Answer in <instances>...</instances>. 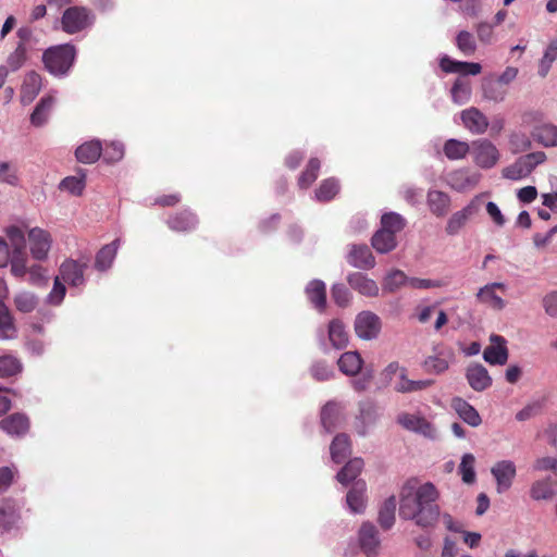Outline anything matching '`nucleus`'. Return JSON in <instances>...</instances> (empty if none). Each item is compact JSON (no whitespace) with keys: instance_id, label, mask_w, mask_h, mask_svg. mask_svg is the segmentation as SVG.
I'll return each mask as SVG.
<instances>
[{"instance_id":"nucleus-26","label":"nucleus","mask_w":557,"mask_h":557,"mask_svg":"<svg viewBox=\"0 0 557 557\" xmlns=\"http://www.w3.org/2000/svg\"><path fill=\"white\" fill-rule=\"evenodd\" d=\"M366 491L367 485L364 481H356L346 496V504L350 512L362 513L366 509Z\"/></svg>"},{"instance_id":"nucleus-14","label":"nucleus","mask_w":557,"mask_h":557,"mask_svg":"<svg viewBox=\"0 0 557 557\" xmlns=\"http://www.w3.org/2000/svg\"><path fill=\"white\" fill-rule=\"evenodd\" d=\"M359 547L368 557H374L379 553L380 537L374 524L363 522L358 531Z\"/></svg>"},{"instance_id":"nucleus-52","label":"nucleus","mask_w":557,"mask_h":557,"mask_svg":"<svg viewBox=\"0 0 557 557\" xmlns=\"http://www.w3.org/2000/svg\"><path fill=\"white\" fill-rule=\"evenodd\" d=\"M14 305L18 311L28 313L35 310L38 305V299L36 295L30 292H20L14 296Z\"/></svg>"},{"instance_id":"nucleus-34","label":"nucleus","mask_w":557,"mask_h":557,"mask_svg":"<svg viewBox=\"0 0 557 557\" xmlns=\"http://www.w3.org/2000/svg\"><path fill=\"white\" fill-rule=\"evenodd\" d=\"M453 357L451 350H441L437 355L428 357L424 367L430 372L441 374L449 368Z\"/></svg>"},{"instance_id":"nucleus-51","label":"nucleus","mask_w":557,"mask_h":557,"mask_svg":"<svg viewBox=\"0 0 557 557\" xmlns=\"http://www.w3.org/2000/svg\"><path fill=\"white\" fill-rule=\"evenodd\" d=\"M339 190L338 182L335 178L324 180L314 193L318 201H329L335 197Z\"/></svg>"},{"instance_id":"nucleus-45","label":"nucleus","mask_w":557,"mask_h":557,"mask_svg":"<svg viewBox=\"0 0 557 557\" xmlns=\"http://www.w3.org/2000/svg\"><path fill=\"white\" fill-rule=\"evenodd\" d=\"M197 222V218L191 212L183 211L171 216L168 224L173 231L185 232L195 228Z\"/></svg>"},{"instance_id":"nucleus-4","label":"nucleus","mask_w":557,"mask_h":557,"mask_svg":"<svg viewBox=\"0 0 557 557\" xmlns=\"http://www.w3.org/2000/svg\"><path fill=\"white\" fill-rule=\"evenodd\" d=\"M483 206V196H474L462 209L454 212L447 220L445 232L449 236H456L465 228L467 223L475 216Z\"/></svg>"},{"instance_id":"nucleus-17","label":"nucleus","mask_w":557,"mask_h":557,"mask_svg":"<svg viewBox=\"0 0 557 557\" xmlns=\"http://www.w3.org/2000/svg\"><path fill=\"white\" fill-rule=\"evenodd\" d=\"M466 379L475 392H483L492 386L493 380L488 371L481 363H471L466 369Z\"/></svg>"},{"instance_id":"nucleus-38","label":"nucleus","mask_w":557,"mask_h":557,"mask_svg":"<svg viewBox=\"0 0 557 557\" xmlns=\"http://www.w3.org/2000/svg\"><path fill=\"white\" fill-rule=\"evenodd\" d=\"M409 276L401 270L394 269L385 274L382 281L383 290L394 293L404 286H408Z\"/></svg>"},{"instance_id":"nucleus-8","label":"nucleus","mask_w":557,"mask_h":557,"mask_svg":"<svg viewBox=\"0 0 557 557\" xmlns=\"http://www.w3.org/2000/svg\"><path fill=\"white\" fill-rule=\"evenodd\" d=\"M471 153L474 162L482 169L493 168L499 159L498 149L487 139L474 140L471 146Z\"/></svg>"},{"instance_id":"nucleus-24","label":"nucleus","mask_w":557,"mask_h":557,"mask_svg":"<svg viewBox=\"0 0 557 557\" xmlns=\"http://www.w3.org/2000/svg\"><path fill=\"white\" fill-rule=\"evenodd\" d=\"M122 240L121 238H115L110 244L104 245L95 257L94 268L98 272H106L111 269L114 259L116 257L117 250L121 247Z\"/></svg>"},{"instance_id":"nucleus-31","label":"nucleus","mask_w":557,"mask_h":557,"mask_svg":"<svg viewBox=\"0 0 557 557\" xmlns=\"http://www.w3.org/2000/svg\"><path fill=\"white\" fill-rule=\"evenodd\" d=\"M16 336L17 330L10 309L0 300V339H13Z\"/></svg>"},{"instance_id":"nucleus-29","label":"nucleus","mask_w":557,"mask_h":557,"mask_svg":"<svg viewBox=\"0 0 557 557\" xmlns=\"http://www.w3.org/2000/svg\"><path fill=\"white\" fill-rule=\"evenodd\" d=\"M531 135L540 145L549 148L557 147V126L554 124H543L534 127Z\"/></svg>"},{"instance_id":"nucleus-19","label":"nucleus","mask_w":557,"mask_h":557,"mask_svg":"<svg viewBox=\"0 0 557 557\" xmlns=\"http://www.w3.org/2000/svg\"><path fill=\"white\" fill-rule=\"evenodd\" d=\"M346 280L354 290L364 297H377L380 294L377 283L362 272H351Z\"/></svg>"},{"instance_id":"nucleus-40","label":"nucleus","mask_w":557,"mask_h":557,"mask_svg":"<svg viewBox=\"0 0 557 557\" xmlns=\"http://www.w3.org/2000/svg\"><path fill=\"white\" fill-rule=\"evenodd\" d=\"M330 451L334 462H343L351 451L348 436L346 434L336 435L332 441Z\"/></svg>"},{"instance_id":"nucleus-44","label":"nucleus","mask_w":557,"mask_h":557,"mask_svg":"<svg viewBox=\"0 0 557 557\" xmlns=\"http://www.w3.org/2000/svg\"><path fill=\"white\" fill-rule=\"evenodd\" d=\"M396 505V497L392 495L384 500L379 510V523L385 530H389L395 523Z\"/></svg>"},{"instance_id":"nucleus-46","label":"nucleus","mask_w":557,"mask_h":557,"mask_svg":"<svg viewBox=\"0 0 557 557\" xmlns=\"http://www.w3.org/2000/svg\"><path fill=\"white\" fill-rule=\"evenodd\" d=\"M341 406L335 401H329L321 410V423L326 432H332L336 426Z\"/></svg>"},{"instance_id":"nucleus-47","label":"nucleus","mask_w":557,"mask_h":557,"mask_svg":"<svg viewBox=\"0 0 557 557\" xmlns=\"http://www.w3.org/2000/svg\"><path fill=\"white\" fill-rule=\"evenodd\" d=\"M376 414L372 406H364L360 409V414L357 417L355 429L357 433L364 436L369 429L375 423Z\"/></svg>"},{"instance_id":"nucleus-30","label":"nucleus","mask_w":557,"mask_h":557,"mask_svg":"<svg viewBox=\"0 0 557 557\" xmlns=\"http://www.w3.org/2000/svg\"><path fill=\"white\" fill-rule=\"evenodd\" d=\"M363 360L358 351L344 352L338 361V369L346 375L352 376L360 372Z\"/></svg>"},{"instance_id":"nucleus-22","label":"nucleus","mask_w":557,"mask_h":557,"mask_svg":"<svg viewBox=\"0 0 557 557\" xmlns=\"http://www.w3.org/2000/svg\"><path fill=\"white\" fill-rule=\"evenodd\" d=\"M0 429L10 436H24L29 430V419L24 413H13L0 420Z\"/></svg>"},{"instance_id":"nucleus-20","label":"nucleus","mask_w":557,"mask_h":557,"mask_svg":"<svg viewBox=\"0 0 557 557\" xmlns=\"http://www.w3.org/2000/svg\"><path fill=\"white\" fill-rule=\"evenodd\" d=\"M506 284L502 282L488 283L478 290L476 299L494 310H503L506 307V302L495 290H506Z\"/></svg>"},{"instance_id":"nucleus-43","label":"nucleus","mask_w":557,"mask_h":557,"mask_svg":"<svg viewBox=\"0 0 557 557\" xmlns=\"http://www.w3.org/2000/svg\"><path fill=\"white\" fill-rule=\"evenodd\" d=\"M433 384L432 380H409L406 376V369H401V373L399 375V382L396 383L395 389L399 393H412L426 389Z\"/></svg>"},{"instance_id":"nucleus-12","label":"nucleus","mask_w":557,"mask_h":557,"mask_svg":"<svg viewBox=\"0 0 557 557\" xmlns=\"http://www.w3.org/2000/svg\"><path fill=\"white\" fill-rule=\"evenodd\" d=\"M28 242L34 259L41 261L48 257L51 248V236L47 231L40 227L30 228L28 232Z\"/></svg>"},{"instance_id":"nucleus-15","label":"nucleus","mask_w":557,"mask_h":557,"mask_svg":"<svg viewBox=\"0 0 557 557\" xmlns=\"http://www.w3.org/2000/svg\"><path fill=\"white\" fill-rule=\"evenodd\" d=\"M491 345L483 351V359L492 366H504L508 360L507 341L496 334L490 336Z\"/></svg>"},{"instance_id":"nucleus-23","label":"nucleus","mask_w":557,"mask_h":557,"mask_svg":"<svg viewBox=\"0 0 557 557\" xmlns=\"http://www.w3.org/2000/svg\"><path fill=\"white\" fill-rule=\"evenodd\" d=\"M450 407L458 417L472 428H476L482 423V418L478 410L461 397H454Z\"/></svg>"},{"instance_id":"nucleus-48","label":"nucleus","mask_w":557,"mask_h":557,"mask_svg":"<svg viewBox=\"0 0 557 557\" xmlns=\"http://www.w3.org/2000/svg\"><path fill=\"white\" fill-rule=\"evenodd\" d=\"M554 494V484L549 478L534 482L530 490V495L534 500L549 499Z\"/></svg>"},{"instance_id":"nucleus-2","label":"nucleus","mask_w":557,"mask_h":557,"mask_svg":"<svg viewBox=\"0 0 557 557\" xmlns=\"http://www.w3.org/2000/svg\"><path fill=\"white\" fill-rule=\"evenodd\" d=\"M75 55V47L66 44L47 49L42 60L48 72L55 76H62L72 67Z\"/></svg>"},{"instance_id":"nucleus-27","label":"nucleus","mask_w":557,"mask_h":557,"mask_svg":"<svg viewBox=\"0 0 557 557\" xmlns=\"http://www.w3.org/2000/svg\"><path fill=\"white\" fill-rule=\"evenodd\" d=\"M102 144L98 139H91L79 145L75 150V157L78 162L92 164L102 156Z\"/></svg>"},{"instance_id":"nucleus-36","label":"nucleus","mask_w":557,"mask_h":557,"mask_svg":"<svg viewBox=\"0 0 557 557\" xmlns=\"http://www.w3.org/2000/svg\"><path fill=\"white\" fill-rule=\"evenodd\" d=\"M86 187V174L79 170L76 175L66 176L60 184V190L66 191L73 196H81Z\"/></svg>"},{"instance_id":"nucleus-64","label":"nucleus","mask_w":557,"mask_h":557,"mask_svg":"<svg viewBox=\"0 0 557 557\" xmlns=\"http://www.w3.org/2000/svg\"><path fill=\"white\" fill-rule=\"evenodd\" d=\"M332 298L339 307H346L351 300V293L344 284H334L332 286Z\"/></svg>"},{"instance_id":"nucleus-25","label":"nucleus","mask_w":557,"mask_h":557,"mask_svg":"<svg viewBox=\"0 0 557 557\" xmlns=\"http://www.w3.org/2000/svg\"><path fill=\"white\" fill-rule=\"evenodd\" d=\"M440 66L446 73H461L465 75H478L482 71L480 63L456 61L448 55L440 59Z\"/></svg>"},{"instance_id":"nucleus-33","label":"nucleus","mask_w":557,"mask_h":557,"mask_svg":"<svg viewBox=\"0 0 557 557\" xmlns=\"http://www.w3.org/2000/svg\"><path fill=\"white\" fill-rule=\"evenodd\" d=\"M22 177L18 165L12 161H0V184L18 187Z\"/></svg>"},{"instance_id":"nucleus-63","label":"nucleus","mask_w":557,"mask_h":557,"mask_svg":"<svg viewBox=\"0 0 557 557\" xmlns=\"http://www.w3.org/2000/svg\"><path fill=\"white\" fill-rule=\"evenodd\" d=\"M310 373L317 381H327L334 375L333 368L324 361H317L310 368Z\"/></svg>"},{"instance_id":"nucleus-49","label":"nucleus","mask_w":557,"mask_h":557,"mask_svg":"<svg viewBox=\"0 0 557 557\" xmlns=\"http://www.w3.org/2000/svg\"><path fill=\"white\" fill-rule=\"evenodd\" d=\"M474 465L475 457L472 454L467 453L461 457V462L459 465L458 470L463 483L473 484L475 482L476 474Z\"/></svg>"},{"instance_id":"nucleus-50","label":"nucleus","mask_w":557,"mask_h":557,"mask_svg":"<svg viewBox=\"0 0 557 557\" xmlns=\"http://www.w3.org/2000/svg\"><path fill=\"white\" fill-rule=\"evenodd\" d=\"M5 234L9 238L12 252L26 251L25 233L21 227L11 225L5 228Z\"/></svg>"},{"instance_id":"nucleus-21","label":"nucleus","mask_w":557,"mask_h":557,"mask_svg":"<svg viewBox=\"0 0 557 557\" xmlns=\"http://www.w3.org/2000/svg\"><path fill=\"white\" fill-rule=\"evenodd\" d=\"M42 88V78L40 74L35 71H29L24 75L21 86V103L24 106L30 104Z\"/></svg>"},{"instance_id":"nucleus-13","label":"nucleus","mask_w":557,"mask_h":557,"mask_svg":"<svg viewBox=\"0 0 557 557\" xmlns=\"http://www.w3.org/2000/svg\"><path fill=\"white\" fill-rule=\"evenodd\" d=\"M346 260L351 267L360 270H371L375 267V258L364 244H351Z\"/></svg>"},{"instance_id":"nucleus-28","label":"nucleus","mask_w":557,"mask_h":557,"mask_svg":"<svg viewBox=\"0 0 557 557\" xmlns=\"http://www.w3.org/2000/svg\"><path fill=\"white\" fill-rule=\"evenodd\" d=\"M450 197L448 194L431 189L426 195V205L432 214L442 218L447 214L450 207Z\"/></svg>"},{"instance_id":"nucleus-16","label":"nucleus","mask_w":557,"mask_h":557,"mask_svg":"<svg viewBox=\"0 0 557 557\" xmlns=\"http://www.w3.org/2000/svg\"><path fill=\"white\" fill-rule=\"evenodd\" d=\"M463 126L474 135H482L488 128L487 116L475 107L468 108L460 113Z\"/></svg>"},{"instance_id":"nucleus-6","label":"nucleus","mask_w":557,"mask_h":557,"mask_svg":"<svg viewBox=\"0 0 557 557\" xmlns=\"http://www.w3.org/2000/svg\"><path fill=\"white\" fill-rule=\"evenodd\" d=\"M318 338L320 347L324 352L329 351V344L332 348L341 350L346 348L349 343V335L346 326L338 319L330 321L327 325V342L322 333L318 335Z\"/></svg>"},{"instance_id":"nucleus-59","label":"nucleus","mask_w":557,"mask_h":557,"mask_svg":"<svg viewBox=\"0 0 557 557\" xmlns=\"http://www.w3.org/2000/svg\"><path fill=\"white\" fill-rule=\"evenodd\" d=\"M381 224L382 230L396 234L405 227V219L396 212H389L382 215Z\"/></svg>"},{"instance_id":"nucleus-7","label":"nucleus","mask_w":557,"mask_h":557,"mask_svg":"<svg viewBox=\"0 0 557 557\" xmlns=\"http://www.w3.org/2000/svg\"><path fill=\"white\" fill-rule=\"evenodd\" d=\"M356 335L364 341L375 339L382 327L381 319L372 311H361L354 323Z\"/></svg>"},{"instance_id":"nucleus-32","label":"nucleus","mask_w":557,"mask_h":557,"mask_svg":"<svg viewBox=\"0 0 557 557\" xmlns=\"http://www.w3.org/2000/svg\"><path fill=\"white\" fill-rule=\"evenodd\" d=\"M306 294L310 302L319 310L326 306V289L324 282L320 280L311 281L306 287Z\"/></svg>"},{"instance_id":"nucleus-62","label":"nucleus","mask_w":557,"mask_h":557,"mask_svg":"<svg viewBox=\"0 0 557 557\" xmlns=\"http://www.w3.org/2000/svg\"><path fill=\"white\" fill-rule=\"evenodd\" d=\"M66 294L65 285L62 283L60 276H55L53 287L47 296V302L52 306H59Z\"/></svg>"},{"instance_id":"nucleus-58","label":"nucleus","mask_w":557,"mask_h":557,"mask_svg":"<svg viewBox=\"0 0 557 557\" xmlns=\"http://www.w3.org/2000/svg\"><path fill=\"white\" fill-rule=\"evenodd\" d=\"M321 163L317 158L310 159L307 169L301 173L298 185L300 188H308L318 177Z\"/></svg>"},{"instance_id":"nucleus-9","label":"nucleus","mask_w":557,"mask_h":557,"mask_svg":"<svg viewBox=\"0 0 557 557\" xmlns=\"http://www.w3.org/2000/svg\"><path fill=\"white\" fill-rule=\"evenodd\" d=\"M491 473L496 481L497 493L503 494L511 487L517 468L512 460L504 459L494 463Z\"/></svg>"},{"instance_id":"nucleus-56","label":"nucleus","mask_w":557,"mask_h":557,"mask_svg":"<svg viewBox=\"0 0 557 557\" xmlns=\"http://www.w3.org/2000/svg\"><path fill=\"white\" fill-rule=\"evenodd\" d=\"M9 264L13 276L17 278L24 277L28 270L26 251L12 252Z\"/></svg>"},{"instance_id":"nucleus-18","label":"nucleus","mask_w":557,"mask_h":557,"mask_svg":"<svg viewBox=\"0 0 557 557\" xmlns=\"http://www.w3.org/2000/svg\"><path fill=\"white\" fill-rule=\"evenodd\" d=\"M480 174L470 172L467 169H459L447 175V184L455 190L463 193L474 188L479 181Z\"/></svg>"},{"instance_id":"nucleus-41","label":"nucleus","mask_w":557,"mask_h":557,"mask_svg":"<svg viewBox=\"0 0 557 557\" xmlns=\"http://www.w3.org/2000/svg\"><path fill=\"white\" fill-rule=\"evenodd\" d=\"M363 466L364 463L361 458L350 459L337 473V481L343 485H347L348 483L355 481L356 478L360 474Z\"/></svg>"},{"instance_id":"nucleus-10","label":"nucleus","mask_w":557,"mask_h":557,"mask_svg":"<svg viewBox=\"0 0 557 557\" xmlns=\"http://www.w3.org/2000/svg\"><path fill=\"white\" fill-rule=\"evenodd\" d=\"M397 422L404 429L421 434L428 438H435L437 435L434 425L419 414L403 412L398 414Z\"/></svg>"},{"instance_id":"nucleus-42","label":"nucleus","mask_w":557,"mask_h":557,"mask_svg":"<svg viewBox=\"0 0 557 557\" xmlns=\"http://www.w3.org/2000/svg\"><path fill=\"white\" fill-rule=\"evenodd\" d=\"M53 104L51 96L42 97L30 114V123L36 127L45 125L49 117V112Z\"/></svg>"},{"instance_id":"nucleus-5","label":"nucleus","mask_w":557,"mask_h":557,"mask_svg":"<svg viewBox=\"0 0 557 557\" xmlns=\"http://www.w3.org/2000/svg\"><path fill=\"white\" fill-rule=\"evenodd\" d=\"M94 15L84 7H71L63 12L62 29L67 34H76L94 24Z\"/></svg>"},{"instance_id":"nucleus-39","label":"nucleus","mask_w":557,"mask_h":557,"mask_svg":"<svg viewBox=\"0 0 557 557\" xmlns=\"http://www.w3.org/2000/svg\"><path fill=\"white\" fill-rule=\"evenodd\" d=\"M471 151L467 141L450 138L445 141L443 152L449 160H461Z\"/></svg>"},{"instance_id":"nucleus-35","label":"nucleus","mask_w":557,"mask_h":557,"mask_svg":"<svg viewBox=\"0 0 557 557\" xmlns=\"http://www.w3.org/2000/svg\"><path fill=\"white\" fill-rule=\"evenodd\" d=\"M507 96V88L496 79H484L482 82V97L495 103L503 102Z\"/></svg>"},{"instance_id":"nucleus-1","label":"nucleus","mask_w":557,"mask_h":557,"mask_svg":"<svg viewBox=\"0 0 557 557\" xmlns=\"http://www.w3.org/2000/svg\"><path fill=\"white\" fill-rule=\"evenodd\" d=\"M438 498L440 492L432 482L410 478L399 493V517L423 529L434 528L441 518Z\"/></svg>"},{"instance_id":"nucleus-55","label":"nucleus","mask_w":557,"mask_h":557,"mask_svg":"<svg viewBox=\"0 0 557 557\" xmlns=\"http://www.w3.org/2000/svg\"><path fill=\"white\" fill-rule=\"evenodd\" d=\"M23 366L21 361L13 356L0 357V376L10 377L22 372Z\"/></svg>"},{"instance_id":"nucleus-37","label":"nucleus","mask_w":557,"mask_h":557,"mask_svg":"<svg viewBox=\"0 0 557 557\" xmlns=\"http://www.w3.org/2000/svg\"><path fill=\"white\" fill-rule=\"evenodd\" d=\"M371 244L379 253H387L397 246L395 234L382 228L372 236Z\"/></svg>"},{"instance_id":"nucleus-61","label":"nucleus","mask_w":557,"mask_h":557,"mask_svg":"<svg viewBox=\"0 0 557 557\" xmlns=\"http://www.w3.org/2000/svg\"><path fill=\"white\" fill-rule=\"evenodd\" d=\"M103 160L107 163H115L124 157V145L120 141H111L103 151Z\"/></svg>"},{"instance_id":"nucleus-11","label":"nucleus","mask_w":557,"mask_h":557,"mask_svg":"<svg viewBox=\"0 0 557 557\" xmlns=\"http://www.w3.org/2000/svg\"><path fill=\"white\" fill-rule=\"evenodd\" d=\"M87 262H81L73 259H67L60 265V278L71 285L72 287H82L85 285V270Z\"/></svg>"},{"instance_id":"nucleus-60","label":"nucleus","mask_w":557,"mask_h":557,"mask_svg":"<svg viewBox=\"0 0 557 557\" xmlns=\"http://www.w3.org/2000/svg\"><path fill=\"white\" fill-rule=\"evenodd\" d=\"M494 27L490 22H480L475 25V33L480 42L492 45L496 40Z\"/></svg>"},{"instance_id":"nucleus-3","label":"nucleus","mask_w":557,"mask_h":557,"mask_svg":"<svg viewBox=\"0 0 557 557\" xmlns=\"http://www.w3.org/2000/svg\"><path fill=\"white\" fill-rule=\"evenodd\" d=\"M546 161L543 151L527 153L503 170V176L511 181H520L529 176L533 170Z\"/></svg>"},{"instance_id":"nucleus-54","label":"nucleus","mask_w":557,"mask_h":557,"mask_svg":"<svg viewBox=\"0 0 557 557\" xmlns=\"http://www.w3.org/2000/svg\"><path fill=\"white\" fill-rule=\"evenodd\" d=\"M451 99L457 104H465L471 97V87L468 82L457 78L451 87Z\"/></svg>"},{"instance_id":"nucleus-57","label":"nucleus","mask_w":557,"mask_h":557,"mask_svg":"<svg viewBox=\"0 0 557 557\" xmlns=\"http://www.w3.org/2000/svg\"><path fill=\"white\" fill-rule=\"evenodd\" d=\"M456 46L465 55H472L476 50L473 35L468 30H460L456 36Z\"/></svg>"},{"instance_id":"nucleus-53","label":"nucleus","mask_w":557,"mask_h":557,"mask_svg":"<svg viewBox=\"0 0 557 557\" xmlns=\"http://www.w3.org/2000/svg\"><path fill=\"white\" fill-rule=\"evenodd\" d=\"M27 59V48L23 42H17L13 52L7 58V67L12 72L20 70Z\"/></svg>"}]
</instances>
